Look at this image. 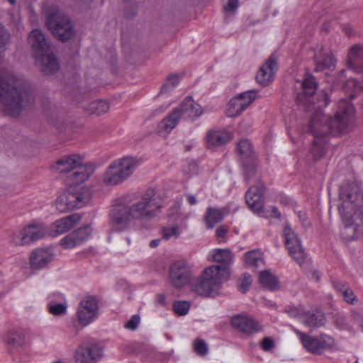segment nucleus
<instances>
[{"mask_svg": "<svg viewBox=\"0 0 363 363\" xmlns=\"http://www.w3.org/2000/svg\"><path fill=\"white\" fill-rule=\"evenodd\" d=\"M302 91L296 96L297 104L305 112H312L308 128L314 139L327 138L330 134L341 136L350 132L354 123V108L346 99L338 103L334 118L323 114L322 108L327 106L330 99L324 91L316 92L318 83L312 75H307L301 82Z\"/></svg>", "mask_w": 363, "mask_h": 363, "instance_id": "f257e3e1", "label": "nucleus"}, {"mask_svg": "<svg viewBox=\"0 0 363 363\" xmlns=\"http://www.w3.org/2000/svg\"><path fill=\"white\" fill-rule=\"evenodd\" d=\"M34 97L30 89L13 74L0 69V108L6 115L17 117L33 104Z\"/></svg>", "mask_w": 363, "mask_h": 363, "instance_id": "f03ea898", "label": "nucleus"}, {"mask_svg": "<svg viewBox=\"0 0 363 363\" xmlns=\"http://www.w3.org/2000/svg\"><path fill=\"white\" fill-rule=\"evenodd\" d=\"M341 204L339 212L345 228L353 227L363 219V194L360 187L354 182H345L340 187Z\"/></svg>", "mask_w": 363, "mask_h": 363, "instance_id": "7ed1b4c3", "label": "nucleus"}, {"mask_svg": "<svg viewBox=\"0 0 363 363\" xmlns=\"http://www.w3.org/2000/svg\"><path fill=\"white\" fill-rule=\"evenodd\" d=\"M28 42L31 45L36 65L44 75L53 74L60 68L58 61L50 49V43L40 29L29 33Z\"/></svg>", "mask_w": 363, "mask_h": 363, "instance_id": "20e7f679", "label": "nucleus"}, {"mask_svg": "<svg viewBox=\"0 0 363 363\" xmlns=\"http://www.w3.org/2000/svg\"><path fill=\"white\" fill-rule=\"evenodd\" d=\"M229 279L227 267L211 266L201 274L190 281L191 290L202 296H210L211 294L224 281Z\"/></svg>", "mask_w": 363, "mask_h": 363, "instance_id": "39448f33", "label": "nucleus"}, {"mask_svg": "<svg viewBox=\"0 0 363 363\" xmlns=\"http://www.w3.org/2000/svg\"><path fill=\"white\" fill-rule=\"evenodd\" d=\"M55 169L60 173H70L69 177L74 184L87 180L95 169L92 164L82 165V160L78 155L63 156L56 162Z\"/></svg>", "mask_w": 363, "mask_h": 363, "instance_id": "423d86ee", "label": "nucleus"}, {"mask_svg": "<svg viewBox=\"0 0 363 363\" xmlns=\"http://www.w3.org/2000/svg\"><path fill=\"white\" fill-rule=\"evenodd\" d=\"M45 13L46 26L58 40L66 42L74 35L75 31L72 21L57 7L50 6L45 10Z\"/></svg>", "mask_w": 363, "mask_h": 363, "instance_id": "0eeeda50", "label": "nucleus"}, {"mask_svg": "<svg viewBox=\"0 0 363 363\" xmlns=\"http://www.w3.org/2000/svg\"><path fill=\"white\" fill-rule=\"evenodd\" d=\"M90 200L86 188L71 185L56 200L57 209L61 212L72 211L84 206Z\"/></svg>", "mask_w": 363, "mask_h": 363, "instance_id": "6e6552de", "label": "nucleus"}, {"mask_svg": "<svg viewBox=\"0 0 363 363\" xmlns=\"http://www.w3.org/2000/svg\"><path fill=\"white\" fill-rule=\"evenodd\" d=\"M162 207L155 197V191L153 189H148L139 201L128 206L133 220L155 218L160 213Z\"/></svg>", "mask_w": 363, "mask_h": 363, "instance_id": "1a4fd4ad", "label": "nucleus"}, {"mask_svg": "<svg viewBox=\"0 0 363 363\" xmlns=\"http://www.w3.org/2000/svg\"><path fill=\"white\" fill-rule=\"evenodd\" d=\"M138 166V162L133 157H124L109 165L104 175L106 184L113 186L128 178Z\"/></svg>", "mask_w": 363, "mask_h": 363, "instance_id": "9d476101", "label": "nucleus"}, {"mask_svg": "<svg viewBox=\"0 0 363 363\" xmlns=\"http://www.w3.org/2000/svg\"><path fill=\"white\" fill-rule=\"evenodd\" d=\"M294 333L299 337L304 349L315 355L322 354L326 350L330 349L335 344L334 339L325 334L321 333L319 336H311L297 329H294Z\"/></svg>", "mask_w": 363, "mask_h": 363, "instance_id": "9b49d317", "label": "nucleus"}, {"mask_svg": "<svg viewBox=\"0 0 363 363\" xmlns=\"http://www.w3.org/2000/svg\"><path fill=\"white\" fill-rule=\"evenodd\" d=\"M282 235L289 255L298 264H302L305 262L307 255L298 235L290 226L286 225L283 229Z\"/></svg>", "mask_w": 363, "mask_h": 363, "instance_id": "f8f14e48", "label": "nucleus"}, {"mask_svg": "<svg viewBox=\"0 0 363 363\" xmlns=\"http://www.w3.org/2000/svg\"><path fill=\"white\" fill-rule=\"evenodd\" d=\"M103 348L97 343L84 342L74 351V363H97L103 357Z\"/></svg>", "mask_w": 363, "mask_h": 363, "instance_id": "ddd939ff", "label": "nucleus"}, {"mask_svg": "<svg viewBox=\"0 0 363 363\" xmlns=\"http://www.w3.org/2000/svg\"><path fill=\"white\" fill-rule=\"evenodd\" d=\"M98 303V299L92 295L86 296L81 300L77 315L78 321L82 325H89L96 317L99 310Z\"/></svg>", "mask_w": 363, "mask_h": 363, "instance_id": "4468645a", "label": "nucleus"}, {"mask_svg": "<svg viewBox=\"0 0 363 363\" xmlns=\"http://www.w3.org/2000/svg\"><path fill=\"white\" fill-rule=\"evenodd\" d=\"M257 92L250 90L230 99L226 108V115L234 118L240 115L256 99Z\"/></svg>", "mask_w": 363, "mask_h": 363, "instance_id": "2eb2a0df", "label": "nucleus"}, {"mask_svg": "<svg viewBox=\"0 0 363 363\" xmlns=\"http://www.w3.org/2000/svg\"><path fill=\"white\" fill-rule=\"evenodd\" d=\"M110 223L118 232L127 230L133 220L128 206L118 205L110 211Z\"/></svg>", "mask_w": 363, "mask_h": 363, "instance_id": "dca6fc26", "label": "nucleus"}, {"mask_svg": "<svg viewBox=\"0 0 363 363\" xmlns=\"http://www.w3.org/2000/svg\"><path fill=\"white\" fill-rule=\"evenodd\" d=\"M190 276V269L184 261H177L169 267V278L174 288L181 289L185 286L189 281Z\"/></svg>", "mask_w": 363, "mask_h": 363, "instance_id": "f3484780", "label": "nucleus"}, {"mask_svg": "<svg viewBox=\"0 0 363 363\" xmlns=\"http://www.w3.org/2000/svg\"><path fill=\"white\" fill-rule=\"evenodd\" d=\"M45 236H48L47 227L30 224L21 231L13 242L17 245H28Z\"/></svg>", "mask_w": 363, "mask_h": 363, "instance_id": "a211bd4d", "label": "nucleus"}, {"mask_svg": "<svg viewBox=\"0 0 363 363\" xmlns=\"http://www.w3.org/2000/svg\"><path fill=\"white\" fill-rule=\"evenodd\" d=\"M264 186L261 181L256 185H252L245 193V201L250 208L255 213L260 214L263 211L264 198L263 190Z\"/></svg>", "mask_w": 363, "mask_h": 363, "instance_id": "6ab92c4d", "label": "nucleus"}, {"mask_svg": "<svg viewBox=\"0 0 363 363\" xmlns=\"http://www.w3.org/2000/svg\"><path fill=\"white\" fill-rule=\"evenodd\" d=\"M277 70L278 59L277 55L273 53L259 69L256 75L257 82L262 86L268 85L273 80L274 75Z\"/></svg>", "mask_w": 363, "mask_h": 363, "instance_id": "aec40b11", "label": "nucleus"}, {"mask_svg": "<svg viewBox=\"0 0 363 363\" xmlns=\"http://www.w3.org/2000/svg\"><path fill=\"white\" fill-rule=\"evenodd\" d=\"M82 219L78 213H74L59 219L47 228L48 235L57 236L63 234L74 228Z\"/></svg>", "mask_w": 363, "mask_h": 363, "instance_id": "412c9836", "label": "nucleus"}, {"mask_svg": "<svg viewBox=\"0 0 363 363\" xmlns=\"http://www.w3.org/2000/svg\"><path fill=\"white\" fill-rule=\"evenodd\" d=\"M91 234V228L89 225L79 228L67 235L61 240V245L65 249H70L82 245Z\"/></svg>", "mask_w": 363, "mask_h": 363, "instance_id": "4be33fe9", "label": "nucleus"}, {"mask_svg": "<svg viewBox=\"0 0 363 363\" xmlns=\"http://www.w3.org/2000/svg\"><path fill=\"white\" fill-rule=\"evenodd\" d=\"M233 328L247 335H251L261 330L259 323L249 317L235 315L231 318Z\"/></svg>", "mask_w": 363, "mask_h": 363, "instance_id": "5701e85b", "label": "nucleus"}, {"mask_svg": "<svg viewBox=\"0 0 363 363\" xmlns=\"http://www.w3.org/2000/svg\"><path fill=\"white\" fill-rule=\"evenodd\" d=\"M175 108L179 111L180 118L183 117L192 121L199 117L203 113L201 106L196 103L191 96L186 97Z\"/></svg>", "mask_w": 363, "mask_h": 363, "instance_id": "b1692460", "label": "nucleus"}, {"mask_svg": "<svg viewBox=\"0 0 363 363\" xmlns=\"http://www.w3.org/2000/svg\"><path fill=\"white\" fill-rule=\"evenodd\" d=\"M54 258L52 248H38L31 252L30 264L32 269H40L47 266Z\"/></svg>", "mask_w": 363, "mask_h": 363, "instance_id": "393cba45", "label": "nucleus"}, {"mask_svg": "<svg viewBox=\"0 0 363 363\" xmlns=\"http://www.w3.org/2000/svg\"><path fill=\"white\" fill-rule=\"evenodd\" d=\"M347 66L357 73L363 72V46L356 45L350 48Z\"/></svg>", "mask_w": 363, "mask_h": 363, "instance_id": "a878e982", "label": "nucleus"}, {"mask_svg": "<svg viewBox=\"0 0 363 363\" xmlns=\"http://www.w3.org/2000/svg\"><path fill=\"white\" fill-rule=\"evenodd\" d=\"M301 316L303 318V323L309 328H320L326 323L324 313L317 309L303 312Z\"/></svg>", "mask_w": 363, "mask_h": 363, "instance_id": "bb28decb", "label": "nucleus"}, {"mask_svg": "<svg viewBox=\"0 0 363 363\" xmlns=\"http://www.w3.org/2000/svg\"><path fill=\"white\" fill-rule=\"evenodd\" d=\"M230 140V135L226 131L211 130L206 135V143L209 146H221Z\"/></svg>", "mask_w": 363, "mask_h": 363, "instance_id": "cd10ccee", "label": "nucleus"}, {"mask_svg": "<svg viewBox=\"0 0 363 363\" xmlns=\"http://www.w3.org/2000/svg\"><path fill=\"white\" fill-rule=\"evenodd\" d=\"M179 111L174 108L173 111L167 115L158 125V130L160 134L169 133L177 125L180 120Z\"/></svg>", "mask_w": 363, "mask_h": 363, "instance_id": "c85d7f7f", "label": "nucleus"}, {"mask_svg": "<svg viewBox=\"0 0 363 363\" xmlns=\"http://www.w3.org/2000/svg\"><path fill=\"white\" fill-rule=\"evenodd\" d=\"M212 260L220 262L222 267H227L230 273L229 266L233 262V255L229 249H216L212 252Z\"/></svg>", "mask_w": 363, "mask_h": 363, "instance_id": "c756f323", "label": "nucleus"}, {"mask_svg": "<svg viewBox=\"0 0 363 363\" xmlns=\"http://www.w3.org/2000/svg\"><path fill=\"white\" fill-rule=\"evenodd\" d=\"M237 151L240 154L242 162L257 160V156L253 151L251 143L247 139L239 141L237 145Z\"/></svg>", "mask_w": 363, "mask_h": 363, "instance_id": "7c9ffc66", "label": "nucleus"}, {"mask_svg": "<svg viewBox=\"0 0 363 363\" xmlns=\"http://www.w3.org/2000/svg\"><path fill=\"white\" fill-rule=\"evenodd\" d=\"M4 339L6 345L13 348L20 347L26 342L24 333L17 330H11L6 333Z\"/></svg>", "mask_w": 363, "mask_h": 363, "instance_id": "2f4dec72", "label": "nucleus"}, {"mask_svg": "<svg viewBox=\"0 0 363 363\" xmlns=\"http://www.w3.org/2000/svg\"><path fill=\"white\" fill-rule=\"evenodd\" d=\"M259 281L265 289L276 291L279 289L278 279L268 270L262 271L259 275Z\"/></svg>", "mask_w": 363, "mask_h": 363, "instance_id": "473e14b6", "label": "nucleus"}, {"mask_svg": "<svg viewBox=\"0 0 363 363\" xmlns=\"http://www.w3.org/2000/svg\"><path fill=\"white\" fill-rule=\"evenodd\" d=\"M224 217L223 210L209 207L207 209L204 220L208 228H213L220 223Z\"/></svg>", "mask_w": 363, "mask_h": 363, "instance_id": "72a5a7b5", "label": "nucleus"}, {"mask_svg": "<svg viewBox=\"0 0 363 363\" xmlns=\"http://www.w3.org/2000/svg\"><path fill=\"white\" fill-rule=\"evenodd\" d=\"M336 60L332 53L323 55L320 59L316 60L315 71H323L324 69H333L335 67Z\"/></svg>", "mask_w": 363, "mask_h": 363, "instance_id": "f704fd0d", "label": "nucleus"}, {"mask_svg": "<svg viewBox=\"0 0 363 363\" xmlns=\"http://www.w3.org/2000/svg\"><path fill=\"white\" fill-rule=\"evenodd\" d=\"M245 262L251 266L257 267L264 263L263 255L259 250H253L245 254Z\"/></svg>", "mask_w": 363, "mask_h": 363, "instance_id": "c9c22d12", "label": "nucleus"}, {"mask_svg": "<svg viewBox=\"0 0 363 363\" xmlns=\"http://www.w3.org/2000/svg\"><path fill=\"white\" fill-rule=\"evenodd\" d=\"M327 138L314 139L311 153L315 160H319L326 153Z\"/></svg>", "mask_w": 363, "mask_h": 363, "instance_id": "e433bc0d", "label": "nucleus"}, {"mask_svg": "<svg viewBox=\"0 0 363 363\" xmlns=\"http://www.w3.org/2000/svg\"><path fill=\"white\" fill-rule=\"evenodd\" d=\"M242 165L245 174V180L248 183L257 173V160L242 162Z\"/></svg>", "mask_w": 363, "mask_h": 363, "instance_id": "4c0bfd02", "label": "nucleus"}, {"mask_svg": "<svg viewBox=\"0 0 363 363\" xmlns=\"http://www.w3.org/2000/svg\"><path fill=\"white\" fill-rule=\"evenodd\" d=\"M109 109V104L106 101H94L89 104V110L91 113L98 116L106 113Z\"/></svg>", "mask_w": 363, "mask_h": 363, "instance_id": "58836bf2", "label": "nucleus"}, {"mask_svg": "<svg viewBox=\"0 0 363 363\" xmlns=\"http://www.w3.org/2000/svg\"><path fill=\"white\" fill-rule=\"evenodd\" d=\"M194 351L199 356L203 357L208 353V347L205 340L196 338L193 342Z\"/></svg>", "mask_w": 363, "mask_h": 363, "instance_id": "ea45409f", "label": "nucleus"}, {"mask_svg": "<svg viewBox=\"0 0 363 363\" xmlns=\"http://www.w3.org/2000/svg\"><path fill=\"white\" fill-rule=\"evenodd\" d=\"M9 33L5 30L4 27L0 24V62L3 59V53L6 50V45L9 40Z\"/></svg>", "mask_w": 363, "mask_h": 363, "instance_id": "a19ab883", "label": "nucleus"}, {"mask_svg": "<svg viewBox=\"0 0 363 363\" xmlns=\"http://www.w3.org/2000/svg\"><path fill=\"white\" fill-rule=\"evenodd\" d=\"M190 308V304L187 301H176L174 303L173 308L175 313L179 315H186Z\"/></svg>", "mask_w": 363, "mask_h": 363, "instance_id": "79ce46f5", "label": "nucleus"}, {"mask_svg": "<svg viewBox=\"0 0 363 363\" xmlns=\"http://www.w3.org/2000/svg\"><path fill=\"white\" fill-rule=\"evenodd\" d=\"M344 89L346 90L352 89L354 92L363 91V80L358 81L356 79L351 78L345 82Z\"/></svg>", "mask_w": 363, "mask_h": 363, "instance_id": "37998d69", "label": "nucleus"}, {"mask_svg": "<svg viewBox=\"0 0 363 363\" xmlns=\"http://www.w3.org/2000/svg\"><path fill=\"white\" fill-rule=\"evenodd\" d=\"M179 234V228L177 226L162 228V237L166 240H169L171 238H177Z\"/></svg>", "mask_w": 363, "mask_h": 363, "instance_id": "c03bdc74", "label": "nucleus"}, {"mask_svg": "<svg viewBox=\"0 0 363 363\" xmlns=\"http://www.w3.org/2000/svg\"><path fill=\"white\" fill-rule=\"evenodd\" d=\"M179 81V76L176 74H170L167 78L166 82L162 86V91H166L169 89L174 88L178 84Z\"/></svg>", "mask_w": 363, "mask_h": 363, "instance_id": "a18cd8bd", "label": "nucleus"}, {"mask_svg": "<svg viewBox=\"0 0 363 363\" xmlns=\"http://www.w3.org/2000/svg\"><path fill=\"white\" fill-rule=\"evenodd\" d=\"M252 284V277L250 274H245L242 276L240 283L238 284V289L242 293H246Z\"/></svg>", "mask_w": 363, "mask_h": 363, "instance_id": "49530a36", "label": "nucleus"}, {"mask_svg": "<svg viewBox=\"0 0 363 363\" xmlns=\"http://www.w3.org/2000/svg\"><path fill=\"white\" fill-rule=\"evenodd\" d=\"M67 306L63 303H57L49 306V312L54 315H60L65 313Z\"/></svg>", "mask_w": 363, "mask_h": 363, "instance_id": "de8ad7c7", "label": "nucleus"}, {"mask_svg": "<svg viewBox=\"0 0 363 363\" xmlns=\"http://www.w3.org/2000/svg\"><path fill=\"white\" fill-rule=\"evenodd\" d=\"M259 345L261 348L265 352H269L275 347L274 340L269 337H264Z\"/></svg>", "mask_w": 363, "mask_h": 363, "instance_id": "09e8293b", "label": "nucleus"}, {"mask_svg": "<svg viewBox=\"0 0 363 363\" xmlns=\"http://www.w3.org/2000/svg\"><path fill=\"white\" fill-rule=\"evenodd\" d=\"M345 301L350 304H355L357 302V299L356 296L354 295L353 291L348 287L345 291L342 294Z\"/></svg>", "mask_w": 363, "mask_h": 363, "instance_id": "8fccbe9b", "label": "nucleus"}, {"mask_svg": "<svg viewBox=\"0 0 363 363\" xmlns=\"http://www.w3.org/2000/svg\"><path fill=\"white\" fill-rule=\"evenodd\" d=\"M140 323V317L138 315H134L125 324V328L128 330H135Z\"/></svg>", "mask_w": 363, "mask_h": 363, "instance_id": "3c124183", "label": "nucleus"}, {"mask_svg": "<svg viewBox=\"0 0 363 363\" xmlns=\"http://www.w3.org/2000/svg\"><path fill=\"white\" fill-rule=\"evenodd\" d=\"M333 287L339 291L341 294L347 289L349 286L347 283L342 282L340 280L335 279L332 281Z\"/></svg>", "mask_w": 363, "mask_h": 363, "instance_id": "603ef678", "label": "nucleus"}, {"mask_svg": "<svg viewBox=\"0 0 363 363\" xmlns=\"http://www.w3.org/2000/svg\"><path fill=\"white\" fill-rule=\"evenodd\" d=\"M238 6V0H228V4L224 6V9L228 12H231L237 9Z\"/></svg>", "mask_w": 363, "mask_h": 363, "instance_id": "864d4df0", "label": "nucleus"}, {"mask_svg": "<svg viewBox=\"0 0 363 363\" xmlns=\"http://www.w3.org/2000/svg\"><path fill=\"white\" fill-rule=\"evenodd\" d=\"M299 219L304 228H308L311 225V223L308 220V216L305 212H298V214Z\"/></svg>", "mask_w": 363, "mask_h": 363, "instance_id": "5fc2aeb1", "label": "nucleus"}, {"mask_svg": "<svg viewBox=\"0 0 363 363\" xmlns=\"http://www.w3.org/2000/svg\"><path fill=\"white\" fill-rule=\"evenodd\" d=\"M228 230L224 226H220L216 230V235L218 238H224L227 234Z\"/></svg>", "mask_w": 363, "mask_h": 363, "instance_id": "6e6d98bb", "label": "nucleus"}, {"mask_svg": "<svg viewBox=\"0 0 363 363\" xmlns=\"http://www.w3.org/2000/svg\"><path fill=\"white\" fill-rule=\"evenodd\" d=\"M165 296L164 294H157L156 296V302L160 305L165 304Z\"/></svg>", "mask_w": 363, "mask_h": 363, "instance_id": "4d7b16f0", "label": "nucleus"}, {"mask_svg": "<svg viewBox=\"0 0 363 363\" xmlns=\"http://www.w3.org/2000/svg\"><path fill=\"white\" fill-rule=\"evenodd\" d=\"M311 277L313 279H315L316 281H319L320 279V274L318 271L313 270L311 272Z\"/></svg>", "mask_w": 363, "mask_h": 363, "instance_id": "13d9d810", "label": "nucleus"}, {"mask_svg": "<svg viewBox=\"0 0 363 363\" xmlns=\"http://www.w3.org/2000/svg\"><path fill=\"white\" fill-rule=\"evenodd\" d=\"M187 200L190 205H195L197 202L196 197L193 195H188Z\"/></svg>", "mask_w": 363, "mask_h": 363, "instance_id": "bf43d9fd", "label": "nucleus"}, {"mask_svg": "<svg viewBox=\"0 0 363 363\" xmlns=\"http://www.w3.org/2000/svg\"><path fill=\"white\" fill-rule=\"evenodd\" d=\"M272 213L277 218H280V217H281V213L279 211L278 208L276 207H273Z\"/></svg>", "mask_w": 363, "mask_h": 363, "instance_id": "052dcab7", "label": "nucleus"}, {"mask_svg": "<svg viewBox=\"0 0 363 363\" xmlns=\"http://www.w3.org/2000/svg\"><path fill=\"white\" fill-rule=\"evenodd\" d=\"M286 311L290 314V315L296 317L298 315V313L296 308L286 309Z\"/></svg>", "mask_w": 363, "mask_h": 363, "instance_id": "680f3d73", "label": "nucleus"}, {"mask_svg": "<svg viewBox=\"0 0 363 363\" xmlns=\"http://www.w3.org/2000/svg\"><path fill=\"white\" fill-rule=\"evenodd\" d=\"M160 242V239L152 240L150 243V246L151 247H156L157 246L159 245Z\"/></svg>", "mask_w": 363, "mask_h": 363, "instance_id": "e2e57ef3", "label": "nucleus"}, {"mask_svg": "<svg viewBox=\"0 0 363 363\" xmlns=\"http://www.w3.org/2000/svg\"><path fill=\"white\" fill-rule=\"evenodd\" d=\"M8 1L13 6H14L16 3V0H8Z\"/></svg>", "mask_w": 363, "mask_h": 363, "instance_id": "0e129e2a", "label": "nucleus"}, {"mask_svg": "<svg viewBox=\"0 0 363 363\" xmlns=\"http://www.w3.org/2000/svg\"><path fill=\"white\" fill-rule=\"evenodd\" d=\"M345 32H346L348 35H351V34H352V33H351L350 30H345Z\"/></svg>", "mask_w": 363, "mask_h": 363, "instance_id": "69168bd1", "label": "nucleus"}, {"mask_svg": "<svg viewBox=\"0 0 363 363\" xmlns=\"http://www.w3.org/2000/svg\"><path fill=\"white\" fill-rule=\"evenodd\" d=\"M53 363H65V362H62L60 360H58V361L54 362Z\"/></svg>", "mask_w": 363, "mask_h": 363, "instance_id": "338daca9", "label": "nucleus"}]
</instances>
